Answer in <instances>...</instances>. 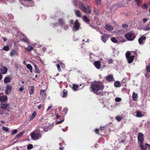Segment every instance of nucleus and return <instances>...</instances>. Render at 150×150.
I'll return each instance as SVG.
<instances>
[{"label": "nucleus", "mask_w": 150, "mask_h": 150, "mask_svg": "<svg viewBox=\"0 0 150 150\" xmlns=\"http://www.w3.org/2000/svg\"><path fill=\"white\" fill-rule=\"evenodd\" d=\"M73 2L76 6H79V8L84 12L85 13H86L88 11L89 13H91V9L89 5H87V8L84 5L81 3L79 0H74Z\"/></svg>", "instance_id": "nucleus-1"}, {"label": "nucleus", "mask_w": 150, "mask_h": 150, "mask_svg": "<svg viewBox=\"0 0 150 150\" xmlns=\"http://www.w3.org/2000/svg\"><path fill=\"white\" fill-rule=\"evenodd\" d=\"M103 88L104 86L102 83L99 81L93 82L91 85L92 90L94 93L103 90Z\"/></svg>", "instance_id": "nucleus-2"}, {"label": "nucleus", "mask_w": 150, "mask_h": 150, "mask_svg": "<svg viewBox=\"0 0 150 150\" xmlns=\"http://www.w3.org/2000/svg\"><path fill=\"white\" fill-rule=\"evenodd\" d=\"M42 128L40 127L36 131L34 132L31 134V138L34 140H37L40 138L42 137V135L40 133H42L43 131L41 130Z\"/></svg>", "instance_id": "nucleus-3"}, {"label": "nucleus", "mask_w": 150, "mask_h": 150, "mask_svg": "<svg viewBox=\"0 0 150 150\" xmlns=\"http://www.w3.org/2000/svg\"><path fill=\"white\" fill-rule=\"evenodd\" d=\"M133 53L134 52L127 51L125 54L126 57L129 63H131L133 61L134 57Z\"/></svg>", "instance_id": "nucleus-4"}, {"label": "nucleus", "mask_w": 150, "mask_h": 150, "mask_svg": "<svg viewBox=\"0 0 150 150\" xmlns=\"http://www.w3.org/2000/svg\"><path fill=\"white\" fill-rule=\"evenodd\" d=\"M125 37L129 40H133L135 38V34L132 32H130L125 34Z\"/></svg>", "instance_id": "nucleus-5"}, {"label": "nucleus", "mask_w": 150, "mask_h": 150, "mask_svg": "<svg viewBox=\"0 0 150 150\" xmlns=\"http://www.w3.org/2000/svg\"><path fill=\"white\" fill-rule=\"evenodd\" d=\"M128 4V3L126 2H124V0H120L118 3L115 6L116 8H117L118 7L122 6H126Z\"/></svg>", "instance_id": "nucleus-6"}, {"label": "nucleus", "mask_w": 150, "mask_h": 150, "mask_svg": "<svg viewBox=\"0 0 150 150\" xmlns=\"http://www.w3.org/2000/svg\"><path fill=\"white\" fill-rule=\"evenodd\" d=\"M6 88L5 94L6 95H9L10 93L12 90V86L8 84L6 86Z\"/></svg>", "instance_id": "nucleus-7"}, {"label": "nucleus", "mask_w": 150, "mask_h": 150, "mask_svg": "<svg viewBox=\"0 0 150 150\" xmlns=\"http://www.w3.org/2000/svg\"><path fill=\"white\" fill-rule=\"evenodd\" d=\"M80 27V24L77 20H76L74 23L73 30L74 31H76L78 30Z\"/></svg>", "instance_id": "nucleus-8"}, {"label": "nucleus", "mask_w": 150, "mask_h": 150, "mask_svg": "<svg viewBox=\"0 0 150 150\" xmlns=\"http://www.w3.org/2000/svg\"><path fill=\"white\" fill-rule=\"evenodd\" d=\"M109 37V35L104 34L102 36L101 39L105 43L106 41L108 39Z\"/></svg>", "instance_id": "nucleus-9"}, {"label": "nucleus", "mask_w": 150, "mask_h": 150, "mask_svg": "<svg viewBox=\"0 0 150 150\" xmlns=\"http://www.w3.org/2000/svg\"><path fill=\"white\" fill-rule=\"evenodd\" d=\"M138 139L140 143H143L144 141V135L142 133H139L138 136Z\"/></svg>", "instance_id": "nucleus-10"}, {"label": "nucleus", "mask_w": 150, "mask_h": 150, "mask_svg": "<svg viewBox=\"0 0 150 150\" xmlns=\"http://www.w3.org/2000/svg\"><path fill=\"white\" fill-rule=\"evenodd\" d=\"M146 39V37L145 36H143L140 37L139 40L138 42L140 45L143 44Z\"/></svg>", "instance_id": "nucleus-11"}, {"label": "nucleus", "mask_w": 150, "mask_h": 150, "mask_svg": "<svg viewBox=\"0 0 150 150\" xmlns=\"http://www.w3.org/2000/svg\"><path fill=\"white\" fill-rule=\"evenodd\" d=\"M7 99V96L3 95L2 93H0V101H6Z\"/></svg>", "instance_id": "nucleus-12"}, {"label": "nucleus", "mask_w": 150, "mask_h": 150, "mask_svg": "<svg viewBox=\"0 0 150 150\" xmlns=\"http://www.w3.org/2000/svg\"><path fill=\"white\" fill-rule=\"evenodd\" d=\"M106 78L108 82H110L115 81L114 78L112 75H108L106 77Z\"/></svg>", "instance_id": "nucleus-13"}, {"label": "nucleus", "mask_w": 150, "mask_h": 150, "mask_svg": "<svg viewBox=\"0 0 150 150\" xmlns=\"http://www.w3.org/2000/svg\"><path fill=\"white\" fill-rule=\"evenodd\" d=\"M136 113V116L137 117H141L144 115V113L141 111H137Z\"/></svg>", "instance_id": "nucleus-14"}, {"label": "nucleus", "mask_w": 150, "mask_h": 150, "mask_svg": "<svg viewBox=\"0 0 150 150\" xmlns=\"http://www.w3.org/2000/svg\"><path fill=\"white\" fill-rule=\"evenodd\" d=\"M94 64L97 69H100L101 66L100 62L99 61H95Z\"/></svg>", "instance_id": "nucleus-15"}, {"label": "nucleus", "mask_w": 150, "mask_h": 150, "mask_svg": "<svg viewBox=\"0 0 150 150\" xmlns=\"http://www.w3.org/2000/svg\"><path fill=\"white\" fill-rule=\"evenodd\" d=\"M7 68L5 66H4L1 68V72L2 74H5L7 73Z\"/></svg>", "instance_id": "nucleus-16"}, {"label": "nucleus", "mask_w": 150, "mask_h": 150, "mask_svg": "<svg viewBox=\"0 0 150 150\" xmlns=\"http://www.w3.org/2000/svg\"><path fill=\"white\" fill-rule=\"evenodd\" d=\"M11 78L10 77L7 76L4 78V82L5 84L9 83L11 82Z\"/></svg>", "instance_id": "nucleus-17"}, {"label": "nucleus", "mask_w": 150, "mask_h": 150, "mask_svg": "<svg viewBox=\"0 0 150 150\" xmlns=\"http://www.w3.org/2000/svg\"><path fill=\"white\" fill-rule=\"evenodd\" d=\"M1 106L0 107L2 108L4 110L8 106V104L7 103L5 102H3L1 103Z\"/></svg>", "instance_id": "nucleus-18"}, {"label": "nucleus", "mask_w": 150, "mask_h": 150, "mask_svg": "<svg viewBox=\"0 0 150 150\" xmlns=\"http://www.w3.org/2000/svg\"><path fill=\"white\" fill-rule=\"evenodd\" d=\"M18 53L16 50H12L11 51L10 55L11 56H13L14 55H18Z\"/></svg>", "instance_id": "nucleus-19"}, {"label": "nucleus", "mask_w": 150, "mask_h": 150, "mask_svg": "<svg viewBox=\"0 0 150 150\" xmlns=\"http://www.w3.org/2000/svg\"><path fill=\"white\" fill-rule=\"evenodd\" d=\"M74 12L76 15L79 18H81V12L79 10H75Z\"/></svg>", "instance_id": "nucleus-20"}, {"label": "nucleus", "mask_w": 150, "mask_h": 150, "mask_svg": "<svg viewBox=\"0 0 150 150\" xmlns=\"http://www.w3.org/2000/svg\"><path fill=\"white\" fill-rule=\"evenodd\" d=\"M105 29L108 31H111L113 29L112 26L109 24H106L105 26Z\"/></svg>", "instance_id": "nucleus-21"}, {"label": "nucleus", "mask_w": 150, "mask_h": 150, "mask_svg": "<svg viewBox=\"0 0 150 150\" xmlns=\"http://www.w3.org/2000/svg\"><path fill=\"white\" fill-rule=\"evenodd\" d=\"M24 48L29 52H31L33 49V47L30 45H28L26 47H25Z\"/></svg>", "instance_id": "nucleus-22"}, {"label": "nucleus", "mask_w": 150, "mask_h": 150, "mask_svg": "<svg viewBox=\"0 0 150 150\" xmlns=\"http://www.w3.org/2000/svg\"><path fill=\"white\" fill-rule=\"evenodd\" d=\"M137 94L134 92H133L132 95L133 99L134 101H136L137 99Z\"/></svg>", "instance_id": "nucleus-23"}, {"label": "nucleus", "mask_w": 150, "mask_h": 150, "mask_svg": "<svg viewBox=\"0 0 150 150\" xmlns=\"http://www.w3.org/2000/svg\"><path fill=\"white\" fill-rule=\"evenodd\" d=\"M65 22L64 20L62 18H60L59 20L58 24L61 25H63L64 24Z\"/></svg>", "instance_id": "nucleus-24"}, {"label": "nucleus", "mask_w": 150, "mask_h": 150, "mask_svg": "<svg viewBox=\"0 0 150 150\" xmlns=\"http://www.w3.org/2000/svg\"><path fill=\"white\" fill-rule=\"evenodd\" d=\"M83 19L84 21L88 24L89 23V19L85 15L83 17Z\"/></svg>", "instance_id": "nucleus-25"}, {"label": "nucleus", "mask_w": 150, "mask_h": 150, "mask_svg": "<svg viewBox=\"0 0 150 150\" xmlns=\"http://www.w3.org/2000/svg\"><path fill=\"white\" fill-rule=\"evenodd\" d=\"M140 146L141 147V150H146L147 147V146L146 145L144 146L143 145V143H139Z\"/></svg>", "instance_id": "nucleus-26"}, {"label": "nucleus", "mask_w": 150, "mask_h": 150, "mask_svg": "<svg viewBox=\"0 0 150 150\" xmlns=\"http://www.w3.org/2000/svg\"><path fill=\"white\" fill-rule=\"evenodd\" d=\"M26 67L27 68L30 70V72L31 73H32L33 71V67L30 64H26Z\"/></svg>", "instance_id": "nucleus-27"}, {"label": "nucleus", "mask_w": 150, "mask_h": 150, "mask_svg": "<svg viewBox=\"0 0 150 150\" xmlns=\"http://www.w3.org/2000/svg\"><path fill=\"white\" fill-rule=\"evenodd\" d=\"M114 85L115 87H119L121 86V84L120 82L116 81L114 82Z\"/></svg>", "instance_id": "nucleus-28"}, {"label": "nucleus", "mask_w": 150, "mask_h": 150, "mask_svg": "<svg viewBox=\"0 0 150 150\" xmlns=\"http://www.w3.org/2000/svg\"><path fill=\"white\" fill-rule=\"evenodd\" d=\"M72 89L75 91H78L79 89V86L75 84L73 85Z\"/></svg>", "instance_id": "nucleus-29"}, {"label": "nucleus", "mask_w": 150, "mask_h": 150, "mask_svg": "<svg viewBox=\"0 0 150 150\" xmlns=\"http://www.w3.org/2000/svg\"><path fill=\"white\" fill-rule=\"evenodd\" d=\"M141 8L143 9L146 10L147 9L148 6L146 3H144L142 5Z\"/></svg>", "instance_id": "nucleus-30"}, {"label": "nucleus", "mask_w": 150, "mask_h": 150, "mask_svg": "<svg viewBox=\"0 0 150 150\" xmlns=\"http://www.w3.org/2000/svg\"><path fill=\"white\" fill-rule=\"evenodd\" d=\"M93 11L97 15L100 13V11L99 9L98 8L94 7V8Z\"/></svg>", "instance_id": "nucleus-31"}, {"label": "nucleus", "mask_w": 150, "mask_h": 150, "mask_svg": "<svg viewBox=\"0 0 150 150\" xmlns=\"http://www.w3.org/2000/svg\"><path fill=\"white\" fill-rule=\"evenodd\" d=\"M135 1L137 5L139 6L142 3V0H135Z\"/></svg>", "instance_id": "nucleus-32"}, {"label": "nucleus", "mask_w": 150, "mask_h": 150, "mask_svg": "<svg viewBox=\"0 0 150 150\" xmlns=\"http://www.w3.org/2000/svg\"><path fill=\"white\" fill-rule=\"evenodd\" d=\"M34 88L33 86H31L30 87V93L32 94L34 92Z\"/></svg>", "instance_id": "nucleus-33"}, {"label": "nucleus", "mask_w": 150, "mask_h": 150, "mask_svg": "<svg viewBox=\"0 0 150 150\" xmlns=\"http://www.w3.org/2000/svg\"><path fill=\"white\" fill-rule=\"evenodd\" d=\"M22 41H23L24 42L26 43L27 44H28L29 43V41L28 40V39L26 38H24L22 39Z\"/></svg>", "instance_id": "nucleus-34"}, {"label": "nucleus", "mask_w": 150, "mask_h": 150, "mask_svg": "<svg viewBox=\"0 0 150 150\" xmlns=\"http://www.w3.org/2000/svg\"><path fill=\"white\" fill-rule=\"evenodd\" d=\"M45 90H40V95L43 96L45 95Z\"/></svg>", "instance_id": "nucleus-35"}, {"label": "nucleus", "mask_w": 150, "mask_h": 150, "mask_svg": "<svg viewBox=\"0 0 150 150\" xmlns=\"http://www.w3.org/2000/svg\"><path fill=\"white\" fill-rule=\"evenodd\" d=\"M5 110L2 108L0 107V116L4 114Z\"/></svg>", "instance_id": "nucleus-36"}, {"label": "nucleus", "mask_w": 150, "mask_h": 150, "mask_svg": "<svg viewBox=\"0 0 150 150\" xmlns=\"http://www.w3.org/2000/svg\"><path fill=\"white\" fill-rule=\"evenodd\" d=\"M9 47L7 46H5L3 48V50L6 51H8L9 50Z\"/></svg>", "instance_id": "nucleus-37"}, {"label": "nucleus", "mask_w": 150, "mask_h": 150, "mask_svg": "<svg viewBox=\"0 0 150 150\" xmlns=\"http://www.w3.org/2000/svg\"><path fill=\"white\" fill-rule=\"evenodd\" d=\"M62 27L65 30H67L69 28L68 25H67L64 24L63 25H62Z\"/></svg>", "instance_id": "nucleus-38"}, {"label": "nucleus", "mask_w": 150, "mask_h": 150, "mask_svg": "<svg viewBox=\"0 0 150 150\" xmlns=\"http://www.w3.org/2000/svg\"><path fill=\"white\" fill-rule=\"evenodd\" d=\"M36 115V113L35 112H34L32 115V116L30 118V120H32Z\"/></svg>", "instance_id": "nucleus-39"}, {"label": "nucleus", "mask_w": 150, "mask_h": 150, "mask_svg": "<svg viewBox=\"0 0 150 150\" xmlns=\"http://www.w3.org/2000/svg\"><path fill=\"white\" fill-rule=\"evenodd\" d=\"M122 118V116H117L115 118L116 120L118 121H120Z\"/></svg>", "instance_id": "nucleus-40"}, {"label": "nucleus", "mask_w": 150, "mask_h": 150, "mask_svg": "<svg viewBox=\"0 0 150 150\" xmlns=\"http://www.w3.org/2000/svg\"><path fill=\"white\" fill-rule=\"evenodd\" d=\"M23 133H24L23 132H21V133H20L18 134V135H16V136L15 137L16 138H17L18 137H20L23 134Z\"/></svg>", "instance_id": "nucleus-41"}, {"label": "nucleus", "mask_w": 150, "mask_h": 150, "mask_svg": "<svg viewBox=\"0 0 150 150\" xmlns=\"http://www.w3.org/2000/svg\"><path fill=\"white\" fill-rule=\"evenodd\" d=\"M111 41L115 43H117V41L115 38H112L111 39Z\"/></svg>", "instance_id": "nucleus-42"}, {"label": "nucleus", "mask_w": 150, "mask_h": 150, "mask_svg": "<svg viewBox=\"0 0 150 150\" xmlns=\"http://www.w3.org/2000/svg\"><path fill=\"white\" fill-rule=\"evenodd\" d=\"M95 2L97 5H99L101 3V0H95Z\"/></svg>", "instance_id": "nucleus-43"}, {"label": "nucleus", "mask_w": 150, "mask_h": 150, "mask_svg": "<svg viewBox=\"0 0 150 150\" xmlns=\"http://www.w3.org/2000/svg\"><path fill=\"white\" fill-rule=\"evenodd\" d=\"M146 71L148 72H150V65H149L147 66L146 67Z\"/></svg>", "instance_id": "nucleus-44"}, {"label": "nucleus", "mask_w": 150, "mask_h": 150, "mask_svg": "<svg viewBox=\"0 0 150 150\" xmlns=\"http://www.w3.org/2000/svg\"><path fill=\"white\" fill-rule=\"evenodd\" d=\"M33 148V145L32 144H29L27 148L28 149H31Z\"/></svg>", "instance_id": "nucleus-45"}, {"label": "nucleus", "mask_w": 150, "mask_h": 150, "mask_svg": "<svg viewBox=\"0 0 150 150\" xmlns=\"http://www.w3.org/2000/svg\"><path fill=\"white\" fill-rule=\"evenodd\" d=\"M34 66L35 69V71L38 73H39V69L37 68V66L36 64L34 65Z\"/></svg>", "instance_id": "nucleus-46"}, {"label": "nucleus", "mask_w": 150, "mask_h": 150, "mask_svg": "<svg viewBox=\"0 0 150 150\" xmlns=\"http://www.w3.org/2000/svg\"><path fill=\"white\" fill-rule=\"evenodd\" d=\"M121 100V99L120 98H117L115 99V100L116 102H119Z\"/></svg>", "instance_id": "nucleus-47"}, {"label": "nucleus", "mask_w": 150, "mask_h": 150, "mask_svg": "<svg viewBox=\"0 0 150 150\" xmlns=\"http://www.w3.org/2000/svg\"><path fill=\"white\" fill-rule=\"evenodd\" d=\"M150 30V27L148 25L144 28V30Z\"/></svg>", "instance_id": "nucleus-48"}, {"label": "nucleus", "mask_w": 150, "mask_h": 150, "mask_svg": "<svg viewBox=\"0 0 150 150\" xmlns=\"http://www.w3.org/2000/svg\"><path fill=\"white\" fill-rule=\"evenodd\" d=\"M24 88L23 86H22L20 87V88L19 89V91L20 92H22L24 90Z\"/></svg>", "instance_id": "nucleus-49"}, {"label": "nucleus", "mask_w": 150, "mask_h": 150, "mask_svg": "<svg viewBox=\"0 0 150 150\" xmlns=\"http://www.w3.org/2000/svg\"><path fill=\"white\" fill-rule=\"evenodd\" d=\"M65 90H64V92H63V97H65L67 95V93L65 91Z\"/></svg>", "instance_id": "nucleus-50"}, {"label": "nucleus", "mask_w": 150, "mask_h": 150, "mask_svg": "<svg viewBox=\"0 0 150 150\" xmlns=\"http://www.w3.org/2000/svg\"><path fill=\"white\" fill-rule=\"evenodd\" d=\"M17 132V129H14L12 131V133H11L12 135H13L16 134Z\"/></svg>", "instance_id": "nucleus-51"}, {"label": "nucleus", "mask_w": 150, "mask_h": 150, "mask_svg": "<svg viewBox=\"0 0 150 150\" xmlns=\"http://www.w3.org/2000/svg\"><path fill=\"white\" fill-rule=\"evenodd\" d=\"M2 129L4 130V131H5L6 132H7L8 131V128L6 127H4V126L3 127Z\"/></svg>", "instance_id": "nucleus-52"}, {"label": "nucleus", "mask_w": 150, "mask_h": 150, "mask_svg": "<svg viewBox=\"0 0 150 150\" xmlns=\"http://www.w3.org/2000/svg\"><path fill=\"white\" fill-rule=\"evenodd\" d=\"M64 118H62V120L59 121H58L57 122H56V124H59L63 122L64 121Z\"/></svg>", "instance_id": "nucleus-53"}, {"label": "nucleus", "mask_w": 150, "mask_h": 150, "mask_svg": "<svg viewBox=\"0 0 150 150\" xmlns=\"http://www.w3.org/2000/svg\"><path fill=\"white\" fill-rule=\"evenodd\" d=\"M128 26V25L125 24H124L122 25V27L124 28H127Z\"/></svg>", "instance_id": "nucleus-54"}, {"label": "nucleus", "mask_w": 150, "mask_h": 150, "mask_svg": "<svg viewBox=\"0 0 150 150\" xmlns=\"http://www.w3.org/2000/svg\"><path fill=\"white\" fill-rule=\"evenodd\" d=\"M57 66L58 70L59 71H60L61 70L60 65L58 64H57Z\"/></svg>", "instance_id": "nucleus-55"}, {"label": "nucleus", "mask_w": 150, "mask_h": 150, "mask_svg": "<svg viewBox=\"0 0 150 150\" xmlns=\"http://www.w3.org/2000/svg\"><path fill=\"white\" fill-rule=\"evenodd\" d=\"M90 26L92 28L95 29L96 27L94 25V23H92L90 25Z\"/></svg>", "instance_id": "nucleus-56"}, {"label": "nucleus", "mask_w": 150, "mask_h": 150, "mask_svg": "<svg viewBox=\"0 0 150 150\" xmlns=\"http://www.w3.org/2000/svg\"><path fill=\"white\" fill-rule=\"evenodd\" d=\"M113 62V61L111 59H110L108 61V63L109 64H111Z\"/></svg>", "instance_id": "nucleus-57"}, {"label": "nucleus", "mask_w": 150, "mask_h": 150, "mask_svg": "<svg viewBox=\"0 0 150 150\" xmlns=\"http://www.w3.org/2000/svg\"><path fill=\"white\" fill-rule=\"evenodd\" d=\"M148 20V19L146 18H144L143 19V23H144L146 22Z\"/></svg>", "instance_id": "nucleus-58"}, {"label": "nucleus", "mask_w": 150, "mask_h": 150, "mask_svg": "<svg viewBox=\"0 0 150 150\" xmlns=\"http://www.w3.org/2000/svg\"><path fill=\"white\" fill-rule=\"evenodd\" d=\"M95 29H96L97 30L99 31H100V30H101V29L100 28H99L98 27H96Z\"/></svg>", "instance_id": "nucleus-59"}, {"label": "nucleus", "mask_w": 150, "mask_h": 150, "mask_svg": "<svg viewBox=\"0 0 150 150\" xmlns=\"http://www.w3.org/2000/svg\"><path fill=\"white\" fill-rule=\"evenodd\" d=\"M52 107V106H49L48 108H47V111H48Z\"/></svg>", "instance_id": "nucleus-60"}, {"label": "nucleus", "mask_w": 150, "mask_h": 150, "mask_svg": "<svg viewBox=\"0 0 150 150\" xmlns=\"http://www.w3.org/2000/svg\"><path fill=\"white\" fill-rule=\"evenodd\" d=\"M56 117L57 119H58L59 117H60L61 116L59 115L58 114H56Z\"/></svg>", "instance_id": "nucleus-61"}, {"label": "nucleus", "mask_w": 150, "mask_h": 150, "mask_svg": "<svg viewBox=\"0 0 150 150\" xmlns=\"http://www.w3.org/2000/svg\"><path fill=\"white\" fill-rule=\"evenodd\" d=\"M99 130L98 129H95V132L96 133H98Z\"/></svg>", "instance_id": "nucleus-62"}, {"label": "nucleus", "mask_w": 150, "mask_h": 150, "mask_svg": "<svg viewBox=\"0 0 150 150\" xmlns=\"http://www.w3.org/2000/svg\"><path fill=\"white\" fill-rule=\"evenodd\" d=\"M41 108H42V105H39L38 106V108L39 109H41Z\"/></svg>", "instance_id": "nucleus-63"}, {"label": "nucleus", "mask_w": 150, "mask_h": 150, "mask_svg": "<svg viewBox=\"0 0 150 150\" xmlns=\"http://www.w3.org/2000/svg\"><path fill=\"white\" fill-rule=\"evenodd\" d=\"M146 145L147 146V147H148L150 149V145L146 143Z\"/></svg>", "instance_id": "nucleus-64"}]
</instances>
